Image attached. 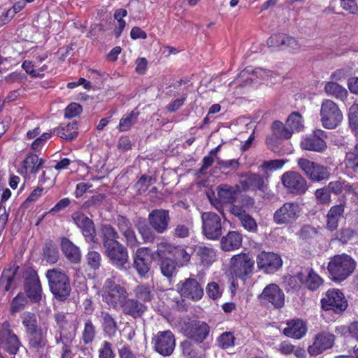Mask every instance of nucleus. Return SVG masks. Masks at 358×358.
<instances>
[{
    "instance_id": "nucleus-54",
    "label": "nucleus",
    "mask_w": 358,
    "mask_h": 358,
    "mask_svg": "<svg viewBox=\"0 0 358 358\" xmlns=\"http://www.w3.org/2000/svg\"><path fill=\"white\" fill-rule=\"evenodd\" d=\"M86 260L87 265L94 270H96L101 266V257L98 252L89 251L86 255Z\"/></svg>"
},
{
    "instance_id": "nucleus-20",
    "label": "nucleus",
    "mask_w": 358,
    "mask_h": 358,
    "mask_svg": "<svg viewBox=\"0 0 358 358\" xmlns=\"http://www.w3.org/2000/svg\"><path fill=\"white\" fill-rule=\"evenodd\" d=\"M104 249L106 255L117 267L124 269L129 267L127 250L122 244L118 242L117 245H112Z\"/></svg>"
},
{
    "instance_id": "nucleus-22",
    "label": "nucleus",
    "mask_w": 358,
    "mask_h": 358,
    "mask_svg": "<svg viewBox=\"0 0 358 358\" xmlns=\"http://www.w3.org/2000/svg\"><path fill=\"white\" fill-rule=\"evenodd\" d=\"M296 277L311 291L317 290L324 283V280L312 268H307L304 271L298 273Z\"/></svg>"
},
{
    "instance_id": "nucleus-10",
    "label": "nucleus",
    "mask_w": 358,
    "mask_h": 358,
    "mask_svg": "<svg viewBox=\"0 0 358 358\" xmlns=\"http://www.w3.org/2000/svg\"><path fill=\"white\" fill-rule=\"evenodd\" d=\"M154 350L159 355L167 357L173 354L176 347V338L170 330L160 331L152 338Z\"/></svg>"
},
{
    "instance_id": "nucleus-5",
    "label": "nucleus",
    "mask_w": 358,
    "mask_h": 358,
    "mask_svg": "<svg viewBox=\"0 0 358 358\" xmlns=\"http://www.w3.org/2000/svg\"><path fill=\"white\" fill-rule=\"evenodd\" d=\"M297 165L306 177L313 182L327 180L330 177L329 168L306 158H299Z\"/></svg>"
},
{
    "instance_id": "nucleus-33",
    "label": "nucleus",
    "mask_w": 358,
    "mask_h": 358,
    "mask_svg": "<svg viewBox=\"0 0 358 358\" xmlns=\"http://www.w3.org/2000/svg\"><path fill=\"white\" fill-rule=\"evenodd\" d=\"M100 313L103 333L110 338L114 337L118 329L117 322L108 312L101 311Z\"/></svg>"
},
{
    "instance_id": "nucleus-44",
    "label": "nucleus",
    "mask_w": 358,
    "mask_h": 358,
    "mask_svg": "<svg viewBox=\"0 0 358 358\" xmlns=\"http://www.w3.org/2000/svg\"><path fill=\"white\" fill-rule=\"evenodd\" d=\"M324 90L328 94L341 100H344L348 96L346 89L334 82L327 83L324 86Z\"/></svg>"
},
{
    "instance_id": "nucleus-11",
    "label": "nucleus",
    "mask_w": 358,
    "mask_h": 358,
    "mask_svg": "<svg viewBox=\"0 0 358 358\" xmlns=\"http://www.w3.org/2000/svg\"><path fill=\"white\" fill-rule=\"evenodd\" d=\"M322 308L324 310H333L336 314L344 312L348 306L344 294L338 289H329L321 299Z\"/></svg>"
},
{
    "instance_id": "nucleus-35",
    "label": "nucleus",
    "mask_w": 358,
    "mask_h": 358,
    "mask_svg": "<svg viewBox=\"0 0 358 358\" xmlns=\"http://www.w3.org/2000/svg\"><path fill=\"white\" fill-rule=\"evenodd\" d=\"M44 160L40 159L37 155L29 154L22 162L23 171L25 174L36 173L44 164Z\"/></svg>"
},
{
    "instance_id": "nucleus-16",
    "label": "nucleus",
    "mask_w": 358,
    "mask_h": 358,
    "mask_svg": "<svg viewBox=\"0 0 358 358\" xmlns=\"http://www.w3.org/2000/svg\"><path fill=\"white\" fill-rule=\"evenodd\" d=\"M300 214V207L294 202H287L273 215V220L278 224H289L295 221Z\"/></svg>"
},
{
    "instance_id": "nucleus-61",
    "label": "nucleus",
    "mask_w": 358,
    "mask_h": 358,
    "mask_svg": "<svg viewBox=\"0 0 358 358\" xmlns=\"http://www.w3.org/2000/svg\"><path fill=\"white\" fill-rule=\"evenodd\" d=\"M206 293L210 299L215 300L222 296V289L217 282H211L207 285Z\"/></svg>"
},
{
    "instance_id": "nucleus-48",
    "label": "nucleus",
    "mask_w": 358,
    "mask_h": 358,
    "mask_svg": "<svg viewBox=\"0 0 358 358\" xmlns=\"http://www.w3.org/2000/svg\"><path fill=\"white\" fill-rule=\"evenodd\" d=\"M43 257L50 264L56 263L59 259V251L57 247L51 243H47L43 248Z\"/></svg>"
},
{
    "instance_id": "nucleus-64",
    "label": "nucleus",
    "mask_w": 358,
    "mask_h": 358,
    "mask_svg": "<svg viewBox=\"0 0 358 358\" xmlns=\"http://www.w3.org/2000/svg\"><path fill=\"white\" fill-rule=\"evenodd\" d=\"M152 178L150 176H143L136 183L138 194H144L152 184Z\"/></svg>"
},
{
    "instance_id": "nucleus-49",
    "label": "nucleus",
    "mask_w": 358,
    "mask_h": 358,
    "mask_svg": "<svg viewBox=\"0 0 358 358\" xmlns=\"http://www.w3.org/2000/svg\"><path fill=\"white\" fill-rule=\"evenodd\" d=\"M27 303V298L22 293H19L11 301L10 313L15 315L24 310Z\"/></svg>"
},
{
    "instance_id": "nucleus-62",
    "label": "nucleus",
    "mask_w": 358,
    "mask_h": 358,
    "mask_svg": "<svg viewBox=\"0 0 358 358\" xmlns=\"http://www.w3.org/2000/svg\"><path fill=\"white\" fill-rule=\"evenodd\" d=\"M122 235L125 238V243L128 247L131 248H136L139 245L140 242L138 241L136 233L132 228Z\"/></svg>"
},
{
    "instance_id": "nucleus-34",
    "label": "nucleus",
    "mask_w": 358,
    "mask_h": 358,
    "mask_svg": "<svg viewBox=\"0 0 358 358\" xmlns=\"http://www.w3.org/2000/svg\"><path fill=\"white\" fill-rule=\"evenodd\" d=\"M78 127L76 122H69L66 124H61L59 127L54 129V134L66 140L72 141L78 136Z\"/></svg>"
},
{
    "instance_id": "nucleus-29",
    "label": "nucleus",
    "mask_w": 358,
    "mask_h": 358,
    "mask_svg": "<svg viewBox=\"0 0 358 358\" xmlns=\"http://www.w3.org/2000/svg\"><path fill=\"white\" fill-rule=\"evenodd\" d=\"M194 251L200 264L203 267L210 266L216 260V251L211 247L197 245Z\"/></svg>"
},
{
    "instance_id": "nucleus-30",
    "label": "nucleus",
    "mask_w": 358,
    "mask_h": 358,
    "mask_svg": "<svg viewBox=\"0 0 358 358\" xmlns=\"http://www.w3.org/2000/svg\"><path fill=\"white\" fill-rule=\"evenodd\" d=\"M62 250L69 261L78 264L81 260V253L78 247L66 238H63L61 243Z\"/></svg>"
},
{
    "instance_id": "nucleus-39",
    "label": "nucleus",
    "mask_w": 358,
    "mask_h": 358,
    "mask_svg": "<svg viewBox=\"0 0 358 358\" xmlns=\"http://www.w3.org/2000/svg\"><path fill=\"white\" fill-rule=\"evenodd\" d=\"M138 116L139 112L136 110L124 114L120 119L117 129L120 132L129 131L136 123Z\"/></svg>"
},
{
    "instance_id": "nucleus-28",
    "label": "nucleus",
    "mask_w": 358,
    "mask_h": 358,
    "mask_svg": "<svg viewBox=\"0 0 358 358\" xmlns=\"http://www.w3.org/2000/svg\"><path fill=\"white\" fill-rule=\"evenodd\" d=\"M241 186L244 191L249 189L264 192L266 189V185L262 176L257 173H250L245 176V179L240 182Z\"/></svg>"
},
{
    "instance_id": "nucleus-23",
    "label": "nucleus",
    "mask_w": 358,
    "mask_h": 358,
    "mask_svg": "<svg viewBox=\"0 0 358 358\" xmlns=\"http://www.w3.org/2000/svg\"><path fill=\"white\" fill-rule=\"evenodd\" d=\"M346 202L343 201L339 204L334 205L330 208L326 215V228L331 231H335L341 220L344 218Z\"/></svg>"
},
{
    "instance_id": "nucleus-60",
    "label": "nucleus",
    "mask_w": 358,
    "mask_h": 358,
    "mask_svg": "<svg viewBox=\"0 0 358 358\" xmlns=\"http://www.w3.org/2000/svg\"><path fill=\"white\" fill-rule=\"evenodd\" d=\"M257 265L259 270L265 273L268 272V252L262 251L257 256Z\"/></svg>"
},
{
    "instance_id": "nucleus-55",
    "label": "nucleus",
    "mask_w": 358,
    "mask_h": 358,
    "mask_svg": "<svg viewBox=\"0 0 358 358\" xmlns=\"http://www.w3.org/2000/svg\"><path fill=\"white\" fill-rule=\"evenodd\" d=\"M315 196L320 204H329L331 201V192L327 187L316 189Z\"/></svg>"
},
{
    "instance_id": "nucleus-21",
    "label": "nucleus",
    "mask_w": 358,
    "mask_h": 358,
    "mask_svg": "<svg viewBox=\"0 0 358 358\" xmlns=\"http://www.w3.org/2000/svg\"><path fill=\"white\" fill-rule=\"evenodd\" d=\"M152 259L146 247L136 250L134 255V267L141 276H145L150 271Z\"/></svg>"
},
{
    "instance_id": "nucleus-57",
    "label": "nucleus",
    "mask_w": 358,
    "mask_h": 358,
    "mask_svg": "<svg viewBox=\"0 0 358 358\" xmlns=\"http://www.w3.org/2000/svg\"><path fill=\"white\" fill-rule=\"evenodd\" d=\"M235 337L233 334L231 332H224L222 334L218 339V345L223 349H227L229 347H231L234 345Z\"/></svg>"
},
{
    "instance_id": "nucleus-1",
    "label": "nucleus",
    "mask_w": 358,
    "mask_h": 358,
    "mask_svg": "<svg viewBox=\"0 0 358 358\" xmlns=\"http://www.w3.org/2000/svg\"><path fill=\"white\" fill-rule=\"evenodd\" d=\"M45 277L54 298L59 301L67 300L71 292V286L66 272L55 267L48 269L45 273Z\"/></svg>"
},
{
    "instance_id": "nucleus-6",
    "label": "nucleus",
    "mask_w": 358,
    "mask_h": 358,
    "mask_svg": "<svg viewBox=\"0 0 358 358\" xmlns=\"http://www.w3.org/2000/svg\"><path fill=\"white\" fill-rule=\"evenodd\" d=\"M281 182L287 192L295 196L304 194L308 189L307 180L295 171L285 172L281 176Z\"/></svg>"
},
{
    "instance_id": "nucleus-13",
    "label": "nucleus",
    "mask_w": 358,
    "mask_h": 358,
    "mask_svg": "<svg viewBox=\"0 0 358 358\" xmlns=\"http://www.w3.org/2000/svg\"><path fill=\"white\" fill-rule=\"evenodd\" d=\"M184 335L196 343H201L208 337L210 327L205 322L192 320L185 322L182 327Z\"/></svg>"
},
{
    "instance_id": "nucleus-27",
    "label": "nucleus",
    "mask_w": 358,
    "mask_h": 358,
    "mask_svg": "<svg viewBox=\"0 0 358 358\" xmlns=\"http://www.w3.org/2000/svg\"><path fill=\"white\" fill-rule=\"evenodd\" d=\"M241 194L240 187L238 185L230 186L228 185H222L217 187V196L220 201L224 203H234L239 202L238 199Z\"/></svg>"
},
{
    "instance_id": "nucleus-32",
    "label": "nucleus",
    "mask_w": 358,
    "mask_h": 358,
    "mask_svg": "<svg viewBox=\"0 0 358 358\" xmlns=\"http://www.w3.org/2000/svg\"><path fill=\"white\" fill-rule=\"evenodd\" d=\"M287 327L284 329L283 333L285 336L299 339L302 338L307 331L306 324L300 320H293L287 324Z\"/></svg>"
},
{
    "instance_id": "nucleus-2",
    "label": "nucleus",
    "mask_w": 358,
    "mask_h": 358,
    "mask_svg": "<svg viewBox=\"0 0 358 358\" xmlns=\"http://www.w3.org/2000/svg\"><path fill=\"white\" fill-rule=\"evenodd\" d=\"M356 266L355 260L351 256L343 253L329 259L327 271L331 280L340 282L351 275Z\"/></svg>"
},
{
    "instance_id": "nucleus-58",
    "label": "nucleus",
    "mask_w": 358,
    "mask_h": 358,
    "mask_svg": "<svg viewBox=\"0 0 358 358\" xmlns=\"http://www.w3.org/2000/svg\"><path fill=\"white\" fill-rule=\"evenodd\" d=\"M115 356L112 343L106 341H103L99 349V358H114Z\"/></svg>"
},
{
    "instance_id": "nucleus-41",
    "label": "nucleus",
    "mask_w": 358,
    "mask_h": 358,
    "mask_svg": "<svg viewBox=\"0 0 358 358\" xmlns=\"http://www.w3.org/2000/svg\"><path fill=\"white\" fill-rule=\"evenodd\" d=\"M270 303L275 308H280L285 304V294L275 284H270Z\"/></svg>"
},
{
    "instance_id": "nucleus-31",
    "label": "nucleus",
    "mask_w": 358,
    "mask_h": 358,
    "mask_svg": "<svg viewBox=\"0 0 358 358\" xmlns=\"http://www.w3.org/2000/svg\"><path fill=\"white\" fill-rule=\"evenodd\" d=\"M242 243V236L237 231H229L221 239V248L224 251H232L240 248Z\"/></svg>"
},
{
    "instance_id": "nucleus-3",
    "label": "nucleus",
    "mask_w": 358,
    "mask_h": 358,
    "mask_svg": "<svg viewBox=\"0 0 358 358\" xmlns=\"http://www.w3.org/2000/svg\"><path fill=\"white\" fill-rule=\"evenodd\" d=\"M101 296L102 301L110 308L120 310V308L127 296H129V294L124 287L117 284L112 278H108L103 285Z\"/></svg>"
},
{
    "instance_id": "nucleus-50",
    "label": "nucleus",
    "mask_w": 358,
    "mask_h": 358,
    "mask_svg": "<svg viewBox=\"0 0 358 358\" xmlns=\"http://www.w3.org/2000/svg\"><path fill=\"white\" fill-rule=\"evenodd\" d=\"M331 193L336 195L341 194L343 190L350 191L351 186L349 185L344 180L338 179L331 181L327 186Z\"/></svg>"
},
{
    "instance_id": "nucleus-18",
    "label": "nucleus",
    "mask_w": 358,
    "mask_h": 358,
    "mask_svg": "<svg viewBox=\"0 0 358 358\" xmlns=\"http://www.w3.org/2000/svg\"><path fill=\"white\" fill-rule=\"evenodd\" d=\"M24 287L27 297L32 302L37 303L41 301L42 288L36 271L31 270L26 273Z\"/></svg>"
},
{
    "instance_id": "nucleus-42",
    "label": "nucleus",
    "mask_w": 358,
    "mask_h": 358,
    "mask_svg": "<svg viewBox=\"0 0 358 358\" xmlns=\"http://www.w3.org/2000/svg\"><path fill=\"white\" fill-rule=\"evenodd\" d=\"M303 117L298 112H292L287 117L285 125L292 135L294 131H299L303 127Z\"/></svg>"
},
{
    "instance_id": "nucleus-7",
    "label": "nucleus",
    "mask_w": 358,
    "mask_h": 358,
    "mask_svg": "<svg viewBox=\"0 0 358 358\" xmlns=\"http://www.w3.org/2000/svg\"><path fill=\"white\" fill-rule=\"evenodd\" d=\"M231 271L243 281L249 278L253 272L255 262L248 254L240 253L231 259Z\"/></svg>"
},
{
    "instance_id": "nucleus-47",
    "label": "nucleus",
    "mask_w": 358,
    "mask_h": 358,
    "mask_svg": "<svg viewBox=\"0 0 358 358\" xmlns=\"http://www.w3.org/2000/svg\"><path fill=\"white\" fill-rule=\"evenodd\" d=\"M22 324L25 328L26 333L39 328L35 313L25 311L21 315Z\"/></svg>"
},
{
    "instance_id": "nucleus-8",
    "label": "nucleus",
    "mask_w": 358,
    "mask_h": 358,
    "mask_svg": "<svg viewBox=\"0 0 358 358\" xmlns=\"http://www.w3.org/2000/svg\"><path fill=\"white\" fill-rule=\"evenodd\" d=\"M0 345L11 355H15L22 346L19 337L14 333L8 321H5L0 324Z\"/></svg>"
},
{
    "instance_id": "nucleus-15",
    "label": "nucleus",
    "mask_w": 358,
    "mask_h": 358,
    "mask_svg": "<svg viewBox=\"0 0 358 358\" xmlns=\"http://www.w3.org/2000/svg\"><path fill=\"white\" fill-rule=\"evenodd\" d=\"M335 343V336L328 331H321L317 334L312 345L308 348V352L310 356H317L326 350L333 348Z\"/></svg>"
},
{
    "instance_id": "nucleus-51",
    "label": "nucleus",
    "mask_w": 358,
    "mask_h": 358,
    "mask_svg": "<svg viewBox=\"0 0 358 358\" xmlns=\"http://www.w3.org/2000/svg\"><path fill=\"white\" fill-rule=\"evenodd\" d=\"M136 227L145 242L152 241L153 240V232L145 221H138L136 224Z\"/></svg>"
},
{
    "instance_id": "nucleus-43",
    "label": "nucleus",
    "mask_w": 358,
    "mask_h": 358,
    "mask_svg": "<svg viewBox=\"0 0 358 358\" xmlns=\"http://www.w3.org/2000/svg\"><path fill=\"white\" fill-rule=\"evenodd\" d=\"M134 294L138 300L144 302L152 301L154 296L152 287L148 285H138L134 289Z\"/></svg>"
},
{
    "instance_id": "nucleus-9",
    "label": "nucleus",
    "mask_w": 358,
    "mask_h": 358,
    "mask_svg": "<svg viewBox=\"0 0 358 358\" xmlns=\"http://www.w3.org/2000/svg\"><path fill=\"white\" fill-rule=\"evenodd\" d=\"M202 232L208 239L217 240L223 233L220 217L213 212H205L201 215Z\"/></svg>"
},
{
    "instance_id": "nucleus-26",
    "label": "nucleus",
    "mask_w": 358,
    "mask_h": 358,
    "mask_svg": "<svg viewBox=\"0 0 358 358\" xmlns=\"http://www.w3.org/2000/svg\"><path fill=\"white\" fill-rule=\"evenodd\" d=\"M324 131L319 130L317 133L311 134L303 138L300 143L301 148L305 150L315 151L322 152L327 148V144L320 135L323 134Z\"/></svg>"
},
{
    "instance_id": "nucleus-38",
    "label": "nucleus",
    "mask_w": 358,
    "mask_h": 358,
    "mask_svg": "<svg viewBox=\"0 0 358 358\" xmlns=\"http://www.w3.org/2000/svg\"><path fill=\"white\" fill-rule=\"evenodd\" d=\"M193 223L189 220L180 222L174 226L171 235L177 238H185L190 236L192 230Z\"/></svg>"
},
{
    "instance_id": "nucleus-12",
    "label": "nucleus",
    "mask_w": 358,
    "mask_h": 358,
    "mask_svg": "<svg viewBox=\"0 0 358 358\" xmlns=\"http://www.w3.org/2000/svg\"><path fill=\"white\" fill-rule=\"evenodd\" d=\"M271 130L270 150L275 153L280 154L282 152V143L292 136L291 131L282 122L279 120L272 122Z\"/></svg>"
},
{
    "instance_id": "nucleus-63",
    "label": "nucleus",
    "mask_w": 358,
    "mask_h": 358,
    "mask_svg": "<svg viewBox=\"0 0 358 358\" xmlns=\"http://www.w3.org/2000/svg\"><path fill=\"white\" fill-rule=\"evenodd\" d=\"M115 222L120 232L122 234H125L126 231L132 228L131 222L125 216L117 215L115 220Z\"/></svg>"
},
{
    "instance_id": "nucleus-40",
    "label": "nucleus",
    "mask_w": 358,
    "mask_h": 358,
    "mask_svg": "<svg viewBox=\"0 0 358 358\" xmlns=\"http://www.w3.org/2000/svg\"><path fill=\"white\" fill-rule=\"evenodd\" d=\"M160 271L162 275L168 278L176 275L178 273V264L171 258H162L159 263Z\"/></svg>"
},
{
    "instance_id": "nucleus-45",
    "label": "nucleus",
    "mask_w": 358,
    "mask_h": 358,
    "mask_svg": "<svg viewBox=\"0 0 358 358\" xmlns=\"http://www.w3.org/2000/svg\"><path fill=\"white\" fill-rule=\"evenodd\" d=\"M96 336V327L91 319L85 321L84 329L82 332V340L85 345L92 343Z\"/></svg>"
},
{
    "instance_id": "nucleus-24",
    "label": "nucleus",
    "mask_w": 358,
    "mask_h": 358,
    "mask_svg": "<svg viewBox=\"0 0 358 358\" xmlns=\"http://www.w3.org/2000/svg\"><path fill=\"white\" fill-rule=\"evenodd\" d=\"M28 336V345L30 350L35 352L42 353L48 344L46 331L41 327L26 333Z\"/></svg>"
},
{
    "instance_id": "nucleus-59",
    "label": "nucleus",
    "mask_w": 358,
    "mask_h": 358,
    "mask_svg": "<svg viewBox=\"0 0 358 358\" xmlns=\"http://www.w3.org/2000/svg\"><path fill=\"white\" fill-rule=\"evenodd\" d=\"M106 196L103 194H96L92 196L89 199L84 202L83 207L90 208L92 207H99L101 205Z\"/></svg>"
},
{
    "instance_id": "nucleus-17",
    "label": "nucleus",
    "mask_w": 358,
    "mask_h": 358,
    "mask_svg": "<svg viewBox=\"0 0 358 358\" xmlns=\"http://www.w3.org/2000/svg\"><path fill=\"white\" fill-rule=\"evenodd\" d=\"M71 218L75 224L80 229L86 241L96 243V230L93 221L81 211L73 213Z\"/></svg>"
},
{
    "instance_id": "nucleus-4",
    "label": "nucleus",
    "mask_w": 358,
    "mask_h": 358,
    "mask_svg": "<svg viewBox=\"0 0 358 358\" xmlns=\"http://www.w3.org/2000/svg\"><path fill=\"white\" fill-rule=\"evenodd\" d=\"M320 115L322 125L327 129L336 128L343 119V113L338 104L331 99L322 101Z\"/></svg>"
},
{
    "instance_id": "nucleus-46",
    "label": "nucleus",
    "mask_w": 358,
    "mask_h": 358,
    "mask_svg": "<svg viewBox=\"0 0 358 358\" xmlns=\"http://www.w3.org/2000/svg\"><path fill=\"white\" fill-rule=\"evenodd\" d=\"M297 235L299 239L310 243L318 236L319 232L316 228L307 224L300 229Z\"/></svg>"
},
{
    "instance_id": "nucleus-36",
    "label": "nucleus",
    "mask_w": 358,
    "mask_h": 358,
    "mask_svg": "<svg viewBox=\"0 0 358 358\" xmlns=\"http://www.w3.org/2000/svg\"><path fill=\"white\" fill-rule=\"evenodd\" d=\"M103 248H108L112 245H117L119 235L114 227L110 224H104L101 229Z\"/></svg>"
},
{
    "instance_id": "nucleus-14",
    "label": "nucleus",
    "mask_w": 358,
    "mask_h": 358,
    "mask_svg": "<svg viewBox=\"0 0 358 358\" xmlns=\"http://www.w3.org/2000/svg\"><path fill=\"white\" fill-rule=\"evenodd\" d=\"M176 288L181 296L192 301H199L203 295V289L201 284L193 278L180 280L177 284Z\"/></svg>"
},
{
    "instance_id": "nucleus-25",
    "label": "nucleus",
    "mask_w": 358,
    "mask_h": 358,
    "mask_svg": "<svg viewBox=\"0 0 358 358\" xmlns=\"http://www.w3.org/2000/svg\"><path fill=\"white\" fill-rule=\"evenodd\" d=\"M120 310L125 315L134 319L141 317L147 310V306L137 299H130L127 296L123 302Z\"/></svg>"
},
{
    "instance_id": "nucleus-19",
    "label": "nucleus",
    "mask_w": 358,
    "mask_h": 358,
    "mask_svg": "<svg viewBox=\"0 0 358 358\" xmlns=\"http://www.w3.org/2000/svg\"><path fill=\"white\" fill-rule=\"evenodd\" d=\"M170 221L171 217L168 210L155 209L148 215L150 225L159 234H163L168 230Z\"/></svg>"
},
{
    "instance_id": "nucleus-37",
    "label": "nucleus",
    "mask_w": 358,
    "mask_h": 358,
    "mask_svg": "<svg viewBox=\"0 0 358 358\" xmlns=\"http://www.w3.org/2000/svg\"><path fill=\"white\" fill-rule=\"evenodd\" d=\"M18 268V266L13 265L3 271L0 277V289H2L3 292L10 290Z\"/></svg>"
},
{
    "instance_id": "nucleus-56",
    "label": "nucleus",
    "mask_w": 358,
    "mask_h": 358,
    "mask_svg": "<svg viewBox=\"0 0 358 358\" xmlns=\"http://www.w3.org/2000/svg\"><path fill=\"white\" fill-rule=\"evenodd\" d=\"M347 165L354 169H358V143L346 155Z\"/></svg>"
},
{
    "instance_id": "nucleus-52",
    "label": "nucleus",
    "mask_w": 358,
    "mask_h": 358,
    "mask_svg": "<svg viewBox=\"0 0 358 358\" xmlns=\"http://www.w3.org/2000/svg\"><path fill=\"white\" fill-rule=\"evenodd\" d=\"M349 125L355 133L358 132V103H353L348 113Z\"/></svg>"
},
{
    "instance_id": "nucleus-53",
    "label": "nucleus",
    "mask_w": 358,
    "mask_h": 358,
    "mask_svg": "<svg viewBox=\"0 0 358 358\" xmlns=\"http://www.w3.org/2000/svg\"><path fill=\"white\" fill-rule=\"evenodd\" d=\"M177 247L178 246H174L169 243L163 241L158 243L156 254L160 259L165 258L164 256L166 254H171L173 255Z\"/></svg>"
}]
</instances>
